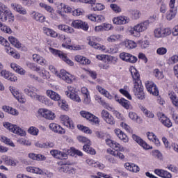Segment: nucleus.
I'll list each match as a JSON object with an SVG mask.
<instances>
[{"mask_svg":"<svg viewBox=\"0 0 178 178\" xmlns=\"http://www.w3.org/2000/svg\"><path fill=\"white\" fill-rule=\"evenodd\" d=\"M129 71L131 72V74L133 79V92L138 98V99H145V93H144V86H143V83H141V80H140V74L137 69L135 67H131L129 68Z\"/></svg>","mask_w":178,"mask_h":178,"instance_id":"obj_1","label":"nucleus"},{"mask_svg":"<svg viewBox=\"0 0 178 178\" xmlns=\"http://www.w3.org/2000/svg\"><path fill=\"white\" fill-rule=\"evenodd\" d=\"M87 41L88 45H90V47H92V48H94L95 49L102 51V52H104V54H118V51H119L117 44H111L108 47H106L105 45L97 43L101 41V38H99L94 36L88 37Z\"/></svg>","mask_w":178,"mask_h":178,"instance_id":"obj_2","label":"nucleus"},{"mask_svg":"<svg viewBox=\"0 0 178 178\" xmlns=\"http://www.w3.org/2000/svg\"><path fill=\"white\" fill-rule=\"evenodd\" d=\"M149 27V21L145 20L136 24L134 26H130L127 29V33L132 37H140L141 33H144L148 30Z\"/></svg>","mask_w":178,"mask_h":178,"instance_id":"obj_3","label":"nucleus"},{"mask_svg":"<svg viewBox=\"0 0 178 178\" xmlns=\"http://www.w3.org/2000/svg\"><path fill=\"white\" fill-rule=\"evenodd\" d=\"M3 127L7 129V130H9V131L14 133V134H17L21 137H24V136H26V131L23 130L17 125H14L10 122H4Z\"/></svg>","mask_w":178,"mask_h":178,"instance_id":"obj_4","label":"nucleus"},{"mask_svg":"<svg viewBox=\"0 0 178 178\" xmlns=\"http://www.w3.org/2000/svg\"><path fill=\"white\" fill-rule=\"evenodd\" d=\"M49 51L53 55H55V56H58L60 59H62V60L67 63V65H69V66H74V63L68 58L67 56L63 54V52L53 48H49Z\"/></svg>","mask_w":178,"mask_h":178,"instance_id":"obj_5","label":"nucleus"},{"mask_svg":"<svg viewBox=\"0 0 178 178\" xmlns=\"http://www.w3.org/2000/svg\"><path fill=\"white\" fill-rule=\"evenodd\" d=\"M79 114L82 118H84L87 120H89L90 123L95 124V126H99V118L94 115V114L86 111H81L79 112Z\"/></svg>","mask_w":178,"mask_h":178,"instance_id":"obj_6","label":"nucleus"},{"mask_svg":"<svg viewBox=\"0 0 178 178\" xmlns=\"http://www.w3.org/2000/svg\"><path fill=\"white\" fill-rule=\"evenodd\" d=\"M172 34V30L170 28H157L154 31V35L155 38H163Z\"/></svg>","mask_w":178,"mask_h":178,"instance_id":"obj_7","label":"nucleus"},{"mask_svg":"<svg viewBox=\"0 0 178 178\" xmlns=\"http://www.w3.org/2000/svg\"><path fill=\"white\" fill-rule=\"evenodd\" d=\"M67 90H68L65 91V95H67V98H70L75 102H81V99H80V97L79 95H77V92H76L74 88L68 86Z\"/></svg>","mask_w":178,"mask_h":178,"instance_id":"obj_8","label":"nucleus"},{"mask_svg":"<svg viewBox=\"0 0 178 178\" xmlns=\"http://www.w3.org/2000/svg\"><path fill=\"white\" fill-rule=\"evenodd\" d=\"M3 11V15L1 16V22H9V23H13L15 22V15L13 13L6 7Z\"/></svg>","mask_w":178,"mask_h":178,"instance_id":"obj_9","label":"nucleus"},{"mask_svg":"<svg viewBox=\"0 0 178 178\" xmlns=\"http://www.w3.org/2000/svg\"><path fill=\"white\" fill-rule=\"evenodd\" d=\"M120 58L124 62H127L128 63H136L138 58L133 54L129 53L122 52L120 54Z\"/></svg>","mask_w":178,"mask_h":178,"instance_id":"obj_10","label":"nucleus"},{"mask_svg":"<svg viewBox=\"0 0 178 178\" xmlns=\"http://www.w3.org/2000/svg\"><path fill=\"white\" fill-rule=\"evenodd\" d=\"M40 91L37 88L31 86H28L24 89V92L28 97H30L31 99H35L38 95V92Z\"/></svg>","mask_w":178,"mask_h":178,"instance_id":"obj_11","label":"nucleus"},{"mask_svg":"<svg viewBox=\"0 0 178 178\" xmlns=\"http://www.w3.org/2000/svg\"><path fill=\"white\" fill-rule=\"evenodd\" d=\"M63 12L65 13H71V12H73V9L72 7L61 3L58 6L57 13H58L60 17H65Z\"/></svg>","mask_w":178,"mask_h":178,"instance_id":"obj_12","label":"nucleus"},{"mask_svg":"<svg viewBox=\"0 0 178 178\" xmlns=\"http://www.w3.org/2000/svg\"><path fill=\"white\" fill-rule=\"evenodd\" d=\"M145 87L150 94H152V95H159V90H158V88L156 87V85L153 81H147L145 82Z\"/></svg>","mask_w":178,"mask_h":178,"instance_id":"obj_13","label":"nucleus"},{"mask_svg":"<svg viewBox=\"0 0 178 178\" xmlns=\"http://www.w3.org/2000/svg\"><path fill=\"white\" fill-rule=\"evenodd\" d=\"M38 114L44 118V119H48L49 120H54L55 119V113H54L50 110L46 108H40L38 111Z\"/></svg>","mask_w":178,"mask_h":178,"instance_id":"obj_14","label":"nucleus"},{"mask_svg":"<svg viewBox=\"0 0 178 178\" xmlns=\"http://www.w3.org/2000/svg\"><path fill=\"white\" fill-rule=\"evenodd\" d=\"M71 26L72 27H74V29H81L82 30H84V31H87L89 27L87 22H84L79 19L74 20L72 22Z\"/></svg>","mask_w":178,"mask_h":178,"instance_id":"obj_15","label":"nucleus"},{"mask_svg":"<svg viewBox=\"0 0 178 178\" xmlns=\"http://www.w3.org/2000/svg\"><path fill=\"white\" fill-rule=\"evenodd\" d=\"M132 138L138 144L140 147H143L144 149H152V146H149L144 140H143L140 136L133 134Z\"/></svg>","mask_w":178,"mask_h":178,"instance_id":"obj_16","label":"nucleus"},{"mask_svg":"<svg viewBox=\"0 0 178 178\" xmlns=\"http://www.w3.org/2000/svg\"><path fill=\"white\" fill-rule=\"evenodd\" d=\"M9 90L10 92L13 94V97L19 101V102H21L22 104H24L26 102V99L22 96V93H19V90L15 87L10 86Z\"/></svg>","mask_w":178,"mask_h":178,"instance_id":"obj_17","label":"nucleus"},{"mask_svg":"<svg viewBox=\"0 0 178 178\" xmlns=\"http://www.w3.org/2000/svg\"><path fill=\"white\" fill-rule=\"evenodd\" d=\"M57 77L64 80V81L68 83V84L73 83V80H72V75L65 70H61L60 74L57 75Z\"/></svg>","mask_w":178,"mask_h":178,"instance_id":"obj_18","label":"nucleus"},{"mask_svg":"<svg viewBox=\"0 0 178 178\" xmlns=\"http://www.w3.org/2000/svg\"><path fill=\"white\" fill-rule=\"evenodd\" d=\"M10 6L13 10H15V12H17V13L23 15L24 16L27 15V10L24 8V7H23L22 5L17 3H12Z\"/></svg>","mask_w":178,"mask_h":178,"instance_id":"obj_19","label":"nucleus"},{"mask_svg":"<svg viewBox=\"0 0 178 178\" xmlns=\"http://www.w3.org/2000/svg\"><path fill=\"white\" fill-rule=\"evenodd\" d=\"M130 22V18L126 16H119L113 18V24L122 26V24H127Z\"/></svg>","mask_w":178,"mask_h":178,"instance_id":"obj_20","label":"nucleus"},{"mask_svg":"<svg viewBox=\"0 0 178 178\" xmlns=\"http://www.w3.org/2000/svg\"><path fill=\"white\" fill-rule=\"evenodd\" d=\"M50 154L54 156V158H56V159L63 160L67 159V154L61 152L60 150L53 149L50 151Z\"/></svg>","mask_w":178,"mask_h":178,"instance_id":"obj_21","label":"nucleus"},{"mask_svg":"<svg viewBox=\"0 0 178 178\" xmlns=\"http://www.w3.org/2000/svg\"><path fill=\"white\" fill-rule=\"evenodd\" d=\"M49 127L51 131L58 133V134H65L66 133V130L56 123L49 124Z\"/></svg>","mask_w":178,"mask_h":178,"instance_id":"obj_22","label":"nucleus"},{"mask_svg":"<svg viewBox=\"0 0 178 178\" xmlns=\"http://www.w3.org/2000/svg\"><path fill=\"white\" fill-rule=\"evenodd\" d=\"M86 17L91 22H97V23L105 22V17L101 15L89 14Z\"/></svg>","mask_w":178,"mask_h":178,"instance_id":"obj_23","label":"nucleus"},{"mask_svg":"<svg viewBox=\"0 0 178 178\" xmlns=\"http://www.w3.org/2000/svg\"><path fill=\"white\" fill-rule=\"evenodd\" d=\"M123 39V35L119 33H113L107 37L106 41L110 43L119 42Z\"/></svg>","mask_w":178,"mask_h":178,"instance_id":"obj_24","label":"nucleus"},{"mask_svg":"<svg viewBox=\"0 0 178 178\" xmlns=\"http://www.w3.org/2000/svg\"><path fill=\"white\" fill-rule=\"evenodd\" d=\"M124 168L131 173H138L140 172V167L133 163H125Z\"/></svg>","mask_w":178,"mask_h":178,"instance_id":"obj_25","label":"nucleus"},{"mask_svg":"<svg viewBox=\"0 0 178 178\" xmlns=\"http://www.w3.org/2000/svg\"><path fill=\"white\" fill-rule=\"evenodd\" d=\"M57 29L60 31L64 33H67V34H74V29L72 26H69L67 24H60L57 25Z\"/></svg>","mask_w":178,"mask_h":178,"instance_id":"obj_26","label":"nucleus"},{"mask_svg":"<svg viewBox=\"0 0 178 178\" xmlns=\"http://www.w3.org/2000/svg\"><path fill=\"white\" fill-rule=\"evenodd\" d=\"M31 16L34 19V20L40 22V23H44V22H45V16L37 11H32L31 13Z\"/></svg>","mask_w":178,"mask_h":178,"instance_id":"obj_27","label":"nucleus"},{"mask_svg":"<svg viewBox=\"0 0 178 178\" xmlns=\"http://www.w3.org/2000/svg\"><path fill=\"white\" fill-rule=\"evenodd\" d=\"M114 133L120 140L124 143H129V137H127V135H126V134H124L122 130L115 129L114 130Z\"/></svg>","mask_w":178,"mask_h":178,"instance_id":"obj_28","label":"nucleus"},{"mask_svg":"<svg viewBox=\"0 0 178 178\" xmlns=\"http://www.w3.org/2000/svg\"><path fill=\"white\" fill-rule=\"evenodd\" d=\"M2 159L6 165H8V166H16L17 163H19L17 160H15V159L10 158L8 156H2Z\"/></svg>","mask_w":178,"mask_h":178,"instance_id":"obj_29","label":"nucleus"},{"mask_svg":"<svg viewBox=\"0 0 178 178\" xmlns=\"http://www.w3.org/2000/svg\"><path fill=\"white\" fill-rule=\"evenodd\" d=\"M107 154H109V155H112L113 156H115V158H118V159H120L121 161H124V159L126 156L122 152H116L114 150H112V149H108L106 150Z\"/></svg>","mask_w":178,"mask_h":178,"instance_id":"obj_30","label":"nucleus"},{"mask_svg":"<svg viewBox=\"0 0 178 178\" xmlns=\"http://www.w3.org/2000/svg\"><path fill=\"white\" fill-rule=\"evenodd\" d=\"M155 175L163 178H172V174L163 169H156L154 170Z\"/></svg>","mask_w":178,"mask_h":178,"instance_id":"obj_31","label":"nucleus"},{"mask_svg":"<svg viewBox=\"0 0 178 178\" xmlns=\"http://www.w3.org/2000/svg\"><path fill=\"white\" fill-rule=\"evenodd\" d=\"M46 95L49 98L52 99V101H60V95L52 90H47Z\"/></svg>","mask_w":178,"mask_h":178,"instance_id":"obj_32","label":"nucleus"},{"mask_svg":"<svg viewBox=\"0 0 178 178\" xmlns=\"http://www.w3.org/2000/svg\"><path fill=\"white\" fill-rule=\"evenodd\" d=\"M74 60H76V62H78V63H80L81 65H90V63H91V60H90V59L81 55L75 56Z\"/></svg>","mask_w":178,"mask_h":178,"instance_id":"obj_33","label":"nucleus"},{"mask_svg":"<svg viewBox=\"0 0 178 178\" xmlns=\"http://www.w3.org/2000/svg\"><path fill=\"white\" fill-rule=\"evenodd\" d=\"M10 67L11 69H13L16 73H18V74H20L21 76H24V74H26L25 70L19 65L16 64V63H12L10 64Z\"/></svg>","mask_w":178,"mask_h":178,"instance_id":"obj_34","label":"nucleus"},{"mask_svg":"<svg viewBox=\"0 0 178 178\" xmlns=\"http://www.w3.org/2000/svg\"><path fill=\"white\" fill-rule=\"evenodd\" d=\"M44 34L48 35V37H52V38H57L58 34L54 29L47 27L42 28Z\"/></svg>","mask_w":178,"mask_h":178,"instance_id":"obj_35","label":"nucleus"},{"mask_svg":"<svg viewBox=\"0 0 178 178\" xmlns=\"http://www.w3.org/2000/svg\"><path fill=\"white\" fill-rule=\"evenodd\" d=\"M96 88L97 91L102 94V95H104V97H106V98H108V99H112L113 98V96L111 95L108 90L102 88L101 86H97Z\"/></svg>","mask_w":178,"mask_h":178,"instance_id":"obj_36","label":"nucleus"},{"mask_svg":"<svg viewBox=\"0 0 178 178\" xmlns=\"http://www.w3.org/2000/svg\"><path fill=\"white\" fill-rule=\"evenodd\" d=\"M96 88L97 91L102 94V95H104V97H106V98H108V99H112L113 98V96L111 95L108 90L102 88L101 86H97Z\"/></svg>","mask_w":178,"mask_h":178,"instance_id":"obj_37","label":"nucleus"},{"mask_svg":"<svg viewBox=\"0 0 178 178\" xmlns=\"http://www.w3.org/2000/svg\"><path fill=\"white\" fill-rule=\"evenodd\" d=\"M168 97L175 108H177L178 109V97L177 95H176V93L174 92H168Z\"/></svg>","mask_w":178,"mask_h":178,"instance_id":"obj_38","label":"nucleus"},{"mask_svg":"<svg viewBox=\"0 0 178 178\" xmlns=\"http://www.w3.org/2000/svg\"><path fill=\"white\" fill-rule=\"evenodd\" d=\"M159 121L161 123H162V124H163V126H165V127H172V122L164 114H162L160 116Z\"/></svg>","mask_w":178,"mask_h":178,"instance_id":"obj_39","label":"nucleus"},{"mask_svg":"<svg viewBox=\"0 0 178 178\" xmlns=\"http://www.w3.org/2000/svg\"><path fill=\"white\" fill-rule=\"evenodd\" d=\"M86 163L87 165H89V166H92V168H99V169H104V168H105L104 164L95 162V161L91 159H86Z\"/></svg>","mask_w":178,"mask_h":178,"instance_id":"obj_40","label":"nucleus"},{"mask_svg":"<svg viewBox=\"0 0 178 178\" xmlns=\"http://www.w3.org/2000/svg\"><path fill=\"white\" fill-rule=\"evenodd\" d=\"M26 172L29 173H35V175H44V171L40 168L29 166L26 167Z\"/></svg>","mask_w":178,"mask_h":178,"instance_id":"obj_41","label":"nucleus"},{"mask_svg":"<svg viewBox=\"0 0 178 178\" xmlns=\"http://www.w3.org/2000/svg\"><path fill=\"white\" fill-rule=\"evenodd\" d=\"M176 15H177V8H170L166 13L167 20H173L176 17Z\"/></svg>","mask_w":178,"mask_h":178,"instance_id":"obj_42","label":"nucleus"},{"mask_svg":"<svg viewBox=\"0 0 178 178\" xmlns=\"http://www.w3.org/2000/svg\"><path fill=\"white\" fill-rule=\"evenodd\" d=\"M129 90H130V88L127 86H124L123 88L120 89V94L124 95V97H126L127 99H129L130 101H131L132 98H131V95L129 92Z\"/></svg>","mask_w":178,"mask_h":178,"instance_id":"obj_43","label":"nucleus"},{"mask_svg":"<svg viewBox=\"0 0 178 178\" xmlns=\"http://www.w3.org/2000/svg\"><path fill=\"white\" fill-rule=\"evenodd\" d=\"M129 13L134 20H138L141 17V12L138 9L129 10Z\"/></svg>","mask_w":178,"mask_h":178,"instance_id":"obj_44","label":"nucleus"},{"mask_svg":"<svg viewBox=\"0 0 178 178\" xmlns=\"http://www.w3.org/2000/svg\"><path fill=\"white\" fill-rule=\"evenodd\" d=\"M8 41L15 48H22V43H20V42L19 41V40H17V38L13 36H10L8 37Z\"/></svg>","mask_w":178,"mask_h":178,"instance_id":"obj_45","label":"nucleus"},{"mask_svg":"<svg viewBox=\"0 0 178 178\" xmlns=\"http://www.w3.org/2000/svg\"><path fill=\"white\" fill-rule=\"evenodd\" d=\"M140 111H142L145 116L146 118H148L149 119H154V118H155V115H154V113H152V111H148V109H147V108L144 106L140 107Z\"/></svg>","mask_w":178,"mask_h":178,"instance_id":"obj_46","label":"nucleus"},{"mask_svg":"<svg viewBox=\"0 0 178 178\" xmlns=\"http://www.w3.org/2000/svg\"><path fill=\"white\" fill-rule=\"evenodd\" d=\"M119 104L123 106L125 109H131V104H130V102L128 100H126L124 98H122L118 100Z\"/></svg>","mask_w":178,"mask_h":178,"instance_id":"obj_47","label":"nucleus"},{"mask_svg":"<svg viewBox=\"0 0 178 178\" xmlns=\"http://www.w3.org/2000/svg\"><path fill=\"white\" fill-rule=\"evenodd\" d=\"M1 141L2 143H4V144H6L7 145H9L10 147H13V148H15V143H13V141H12L10 138H7L6 136H1Z\"/></svg>","mask_w":178,"mask_h":178,"instance_id":"obj_48","label":"nucleus"},{"mask_svg":"<svg viewBox=\"0 0 178 178\" xmlns=\"http://www.w3.org/2000/svg\"><path fill=\"white\" fill-rule=\"evenodd\" d=\"M124 45L128 49H133L137 47L138 44L133 40H125Z\"/></svg>","mask_w":178,"mask_h":178,"instance_id":"obj_49","label":"nucleus"},{"mask_svg":"<svg viewBox=\"0 0 178 178\" xmlns=\"http://www.w3.org/2000/svg\"><path fill=\"white\" fill-rule=\"evenodd\" d=\"M77 129H79V130H81V131L86 133V134H92V130H91L88 127L78 124Z\"/></svg>","mask_w":178,"mask_h":178,"instance_id":"obj_50","label":"nucleus"},{"mask_svg":"<svg viewBox=\"0 0 178 178\" xmlns=\"http://www.w3.org/2000/svg\"><path fill=\"white\" fill-rule=\"evenodd\" d=\"M70 152H72L70 154ZM68 154H70L71 156H74V155H78V156H83V152L81 151L74 148V147H71L70 149L67 151Z\"/></svg>","mask_w":178,"mask_h":178,"instance_id":"obj_51","label":"nucleus"},{"mask_svg":"<svg viewBox=\"0 0 178 178\" xmlns=\"http://www.w3.org/2000/svg\"><path fill=\"white\" fill-rule=\"evenodd\" d=\"M112 148H115L117 152H124V151H126V147L122 146V145H120V143H118V142H114V144L113 145V147Z\"/></svg>","mask_w":178,"mask_h":178,"instance_id":"obj_52","label":"nucleus"},{"mask_svg":"<svg viewBox=\"0 0 178 178\" xmlns=\"http://www.w3.org/2000/svg\"><path fill=\"white\" fill-rule=\"evenodd\" d=\"M103 120H104V122H106V123H107L108 124H115V118H113V117L111 114H108V115L104 117L103 118Z\"/></svg>","mask_w":178,"mask_h":178,"instance_id":"obj_53","label":"nucleus"},{"mask_svg":"<svg viewBox=\"0 0 178 178\" xmlns=\"http://www.w3.org/2000/svg\"><path fill=\"white\" fill-rule=\"evenodd\" d=\"M36 101L41 102L42 104H47L48 102V98L44 95H36L35 99Z\"/></svg>","mask_w":178,"mask_h":178,"instance_id":"obj_54","label":"nucleus"},{"mask_svg":"<svg viewBox=\"0 0 178 178\" xmlns=\"http://www.w3.org/2000/svg\"><path fill=\"white\" fill-rule=\"evenodd\" d=\"M28 133L31 136H38L40 130L35 127H30L28 129Z\"/></svg>","mask_w":178,"mask_h":178,"instance_id":"obj_55","label":"nucleus"},{"mask_svg":"<svg viewBox=\"0 0 178 178\" xmlns=\"http://www.w3.org/2000/svg\"><path fill=\"white\" fill-rule=\"evenodd\" d=\"M92 6V10H94V12L104 10V9H105V6L99 3H95Z\"/></svg>","mask_w":178,"mask_h":178,"instance_id":"obj_56","label":"nucleus"},{"mask_svg":"<svg viewBox=\"0 0 178 178\" xmlns=\"http://www.w3.org/2000/svg\"><path fill=\"white\" fill-rule=\"evenodd\" d=\"M137 44L138 45H139V47H142L144 49L145 48H148V45H149V42H148V40H140L137 41Z\"/></svg>","mask_w":178,"mask_h":178,"instance_id":"obj_57","label":"nucleus"},{"mask_svg":"<svg viewBox=\"0 0 178 178\" xmlns=\"http://www.w3.org/2000/svg\"><path fill=\"white\" fill-rule=\"evenodd\" d=\"M27 67L31 69V70H33L34 72H40V70H41V68L38 66H37V65H35V63H27Z\"/></svg>","mask_w":178,"mask_h":178,"instance_id":"obj_58","label":"nucleus"},{"mask_svg":"<svg viewBox=\"0 0 178 178\" xmlns=\"http://www.w3.org/2000/svg\"><path fill=\"white\" fill-rule=\"evenodd\" d=\"M0 29L3 33H6V34H12L13 31L10 27L3 25L1 24V26L0 27Z\"/></svg>","mask_w":178,"mask_h":178,"instance_id":"obj_59","label":"nucleus"},{"mask_svg":"<svg viewBox=\"0 0 178 178\" xmlns=\"http://www.w3.org/2000/svg\"><path fill=\"white\" fill-rule=\"evenodd\" d=\"M39 74L40 77H42V79H44L46 80H48V79L51 77L49 72L45 70H42Z\"/></svg>","mask_w":178,"mask_h":178,"instance_id":"obj_60","label":"nucleus"},{"mask_svg":"<svg viewBox=\"0 0 178 178\" xmlns=\"http://www.w3.org/2000/svg\"><path fill=\"white\" fill-rule=\"evenodd\" d=\"M110 8L115 13H120V12H122V8H120V7L115 3L111 4Z\"/></svg>","mask_w":178,"mask_h":178,"instance_id":"obj_61","label":"nucleus"},{"mask_svg":"<svg viewBox=\"0 0 178 178\" xmlns=\"http://www.w3.org/2000/svg\"><path fill=\"white\" fill-rule=\"evenodd\" d=\"M18 143L22 145H26L27 147H30V145H31V142H30V140L24 138L19 139Z\"/></svg>","mask_w":178,"mask_h":178,"instance_id":"obj_62","label":"nucleus"},{"mask_svg":"<svg viewBox=\"0 0 178 178\" xmlns=\"http://www.w3.org/2000/svg\"><path fill=\"white\" fill-rule=\"evenodd\" d=\"M76 138L79 143H86V144H90V140L86 136H78Z\"/></svg>","mask_w":178,"mask_h":178,"instance_id":"obj_63","label":"nucleus"},{"mask_svg":"<svg viewBox=\"0 0 178 178\" xmlns=\"http://www.w3.org/2000/svg\"><path fill=\"white\" fill-rule=\"evenodd\" d=\"M168 52V49L166 47H159L156 49L157 55H165Z\"/></svg>","mask_w":178,"mask_h":178,"instance_id":"obj_64","label":"nucleus"}]
</instances>
